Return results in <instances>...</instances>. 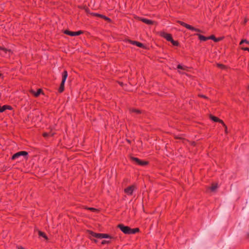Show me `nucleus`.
I'll return each instance as SVG.
<instances>
[{
  "label": "nucleus",
  "mask_w": 249,
  "mask_h": 249,
  "mask_svg": "<svg viewBox=\"0 0 249 249\" xmlns=\"http://www.w3.org/2000/svg\"><path fill=\"white\" fill-rule=\"evenodd\" d=\"M42 91V89H37L36 92H34V96L35 97L38 96L40 95V94L41 93Z\"/></svg>",
  "instance_id": "nucleus-19"
},
{
  "label": "nucleus",
  "mask_w": 249,
  "mask_h": 249,
  "mask_svg": "<svg viewBox=\"0 0 249 249\" xmlns=\"http://www.w3.org/2000/svg\"><path fill=\"white\" fill-rule=\"evenodd\" d=\"M118 227L120 229L122 232H123L124 234H134L139 231V229L138 228L132 229L128 226H125L123 225H119Z\"/></svg>",
  "instance_id": "nucleus-1"
},
{
  "label": "nucleus",
  "mask_w": 249,
  "mask_h": 249,
  "mask_svg": "<svg viewBox=\"0 0 249 249\" xmlns=\"http://www.w3.org/2000/svg\"><path fill=\"white\" fill-rule=\"evenodd\" d=\"M136 187L134 185L126 187L124 191V193L127 195H132L134 191L136 189Z\"/></svg>",
  "instance_id": "nucleus-6"
},
{
  "label": "nucleus",
  "mask_w": 249,
  "mask_h": 249,
  "mask_svg": "<svg viewBox=\"0 0 249 249\" xmlns=\"http://www.w3.org/2000/svg\"><path fill=\"white\" fill-rule=\"evenodd\" d=\"M209 39H212L215 42H217L220 40V38H216L214 37V36H209Z\"/></svg>",
  "instance_id": "nucleus-18"
},
{
  "label": "nucleus",
  "mask_w": 249,
  "mask_h": 249,
  "mask_svg": "<svg viewBox=\"0 0 249 249\" xmlns=\"http://www.w3.org/2000/svg\"><path fill=\"white\" fill-rule=\"evenodd\" d=\"M87 209L89 210L92 212H96L97 211V209L94 208H88Z\"/></svg>",
  "instance_id": "nucleus-25"
},
{
  "label": "nucleus",
  "mask_w": 249,
  "mask_h": 249,
  "mask_svg": "<svg viewBox=\"0 0 249 249\" xmlns=\"http://www.w3.org/2000/svg\"><path fill=\"white\" fill-rule=\"evenodd\" d=\"M198 96H199V97H202V98H204V99H208V98L206 96H205V95H203V94H199V95H198Z\"/></svg>",
  "instance_id": "nucleus-26"
},
{
  "label": "nucleus",
  "mask_w": 249,
  "mask_h": 249,
  "mask_svg": "<svg viewBox=\"0 0 249 249\" xmlns=\"http://www.w3.org/2000/svg\"><path fill=\"white\" fill-rule=\"evenodd\" d=\"M38 235L40 236H42L43 237V238H44L45 239H47L48 238L46 235V234L44 232H42L41 231H38Z\"/></svg>",
  "instance_id": "nucleus-17"
},
{
  "label": "nucleus",
  "mask_w": 249,
  "mask_h": 249,
  "mask_svg": "<svg viewBox=\"0 0 249 249\" xmlns=\"http://www.w3.org/2000/svg\"><path fill=\"white\" fill-rule=\"evenodd\" d=\"M2 76V74L0 73V77Z\"/></svg>",
  "instance_id": "nucleus-35"
},
{
  "label": "nucleus",
  "mask_w": 249,
  "mask_h": 249,
  "mask_svg": "<svg viewBox=\"0 0 249 249\" xmlns=\"http://www.w3.org/2000/svg\"><path fill=\"white\" fill-rule=\"evenodd\" d=\"M196 35L198 36L199 39L201 41H205L208 39H209V37H205L200 34H196Z\"/></svg>",
  "instance_id": "nucleus-13"
},
{
  "label": "nucleus",
  "mask_w": 249,
  "mask_h": 249,
  "mask_svg": "<svg viewBox=\"0 0 249 249\" xmlns=\"http://www.w3.org/2000/svg\"><path fill=\"white\" fill-rule=\"evenodd\" d=\"M217 187H218L217 184L215 183V184H212L210 189L212 191L214 192L216 190Z\"/></svg>",
  "instance_id": "nucleus-16"
},
{
  "label": "nucleus",
  "mask_w": 249,
  "mask_h": 249,
  "mask_svg": "<svg viewBox=\"0 0 249 249\" xmlns=\"http://www.w3.org/2000/svg\"><path fill=\"white\" fill-rule=\"evenodd\" d=\"M5 110H0V112H3Z\"/></svg>",
  "instance_id": "nucleus-33"
},
{
  "label": "nucleus",
  "mask_w": 249,
  "mask_h": 249,
  "mask_svg": "<svg viewBox=\"0 0 249 249\" xmlns=\"http://www.w3.org/2000/svg\"><path fill=\"white\" fill-rule=\"evenodd\" d=\"M160 35L162 37H163L164 38H165L167 41H170L172 39V36L169 34H167L165 32H162V33H161Z\"/></svg>",
  "instance_id": "nucleus-11"
},
{
  "label": "nucleus",
  "mask_w": 249,
  "mask_h": 249,
  "mask_svg": "<svg viewBox=\"0 0 249 249\" xmlns=\"http://www.w3.org/2000/svg\"><path fill=\"white\" fill-rule=\"evenodd\" d=\"M93 241L95 243H97L98 242V240L97 239H94Z\"/></svg>",
  "instance_id": "nucleus-31"
},
{
  "label": "nucleus",
  "mask_w": 249,
  "mask_h": 249,
  "mask_svg": "<svg viewBox=\"0 0 249 249\" xmlns=\"http://www.w3.org/2000/svg\"><path fill=\"white\" fill-rule=\"evenodd\" d=\"M108 242L107 241H106V240H103L102 242H101V244L102 245H104L105 244H107V243Z\"/></svg>",
  "instance_id": "nucleus-27"
},
{
  "label": "nucleus",
  "mask_w": 249,
  "mask_h": 249,
  "mask_svg": "<svg viewBox=\"0 0 249 249\" xmlns=\"http://www.w3.org/2000/svg\"><path fill=\"white\" fill-rule=\"evenodd\" d=\"M222 124L223 125V126L225 128V132L226 133H228V128H227V127L226 126V125L225 124V123L223 122Z\"/></svg>",
  "instance_id": "nucleus-22"
},
{
  "label": "nucleus",
  "mask_w": 249,
  "mask_h": 249,
  "mask_svg": "<svg viewBox=\"0 0 249 249\" xmlns=\"http://www.w3.org/2000/svg\"><path fill=\"white\" fill-rule=\"evenodd\" d=\"M64 33L70 36H79L83 33L82 31H78L77 32H72L68 30H65Z\"/></svg>",
  "instance_id": "nucleus-7"
},
{
  "label": "nucleus",
  "mask_w": 249,
  "mask_h": 249,
  "mask_svg": "<svg viewBox=\"0 0 249 249\" xmlns=\"http://www.w3.org/2000/svg\"><path fill=\"white\" fill-rule=\"evenodd\" d=\"M243 43H246L247 44H249V42L247 41L246 39H243L241 40V41L240 43V44H242Z\"/></svg>",
  "instance_id": "nucleus-24"
},
{
  "label": "nucleus",
  "mask_w": 249,
  "mask_h": 249,
  "mask_svg": "<svg viewBox=\"0 0 249 249\" xmlns=\"http://www.w3.org/2000/svg\"><path fill=\"white\" fill-rule=\"evenodd\" d=\"M141 20L145 24L151 25L153 24V21L151 20L146 19V18H141Z\"/></svg>",
  "instance_id": "nucleus-14"
},
{
  "label": "nucleus",
  "mask_w": 249,
  "mask_h": 249,
  "mask_svg": "<svg viewBox=\"0 0 249 249\" xmlns=\"http://www.w3.org/2000/svg\"><path fill=\"white\" fill-rule=\"evenodd\" d=\"M62 79L60 84V86L59 88L58 91L60 93L62 92L64 90V85L68 77V72L66 71H64L62 74Z\"/></svg>",
  "instance_id": "nucleus-2"
},
{
  "label": "nucleus",
  "mask_w": 249,
  "mask_h": 249,
  "mask_svg": "<svg viewBox=\"0 0 249 249\" xmlns=\"http://www.w3.org/2000/svg\"><path fill=\"white\" fill-rule=\"evenodd\" d=\"M92 15L94 16L98 17H99V15H100V14H97V13H93Z\"/></svg>",
  "instance_id": "nucleus-29"
},
{
  "label": "nucleus",
  "mask_w": 249,
  "mask_h": 249,
  "mask_svg": "<svg viewBox=\"0 0 249 249\" xmlns=\"http://www.w3.org/2000/svg\"><path fill=\"white\" fill-rule=\"evenodd\" d=\"M242 49L244 50V51H247L249 52V48H247V47H245V48H242Z\"/></svg>",
  "instance_id": "nucleus-28"
},
{
  "label": "nucleus",
  "mask_w": 249,
  "mask_h": 249,
  "mask_svg": "<svg viewBox=\"0 0 249 249\" xmlns=\"http://www.w3.org/2000/svg\"><path fill=\"white\" fill-rule=\"evenodd\" d=\"M126 42H127L132 45H136L137 46L140 47V48H143L144 47V46L142 43H140L138 41H132V40L128 39L126 40Z\"/></svg>",
  "instance_id": "nucleus-10"
},
{
  "label": "nucleus",
  "mask_w": 249,
  "mask_h": 249,
  "mask_svg": "<svg viewBox=\"0 0 249 249\" xmlns=\"http://www.w3.org/2000/svg\"><path fill=\"white\" fill-rule=\"evenodd\" d=\"M53 135H54V133H53L51 132H50L49 133L44 132L42 134L43 136L45 138H47V137H50V136H53Z\"/></svg>",
  "instance_id": "nucleus-15"
},
{
  "label": "nucleus",
  "mask_w": 249,
  "mask_h": 249,
  "mask_svg": "<svg viewBox=\"0 0 249 249\" xmlns=\"http://www.w3.org/2000/svg\"><path fill=\"white\" fill-rule=\"evenodd\" d=\"M131 159L133 161L135 162L137 164L140 165L144 166V165L147 164V163H148L147 161L141 160L137 158L132 157V158H131Z\"/></svg>",
  "instance_id": "nucleus-8"
},
{
  "label": "nucleus",
  "mask_w": 249,
  "mask_h": 249,
  "mask_svg": "<svg viewBox=\"0 0 249 249\" xmlns=\"http://www.w3.org/2000/svg\"><path fill=\"white\" fill-rule=\"evenodd\" d=\"M247 22V19H245L244 20V23H246Z\"/></svg>",
  "instance_id": "nucleus-32"
},
{
  "label": "nucleus",
  "mask_w": 249,
  "mask_h": 249,
  "mask_svg": "<svg viewBox=\"0 0 249 249\" xmlns=\"http://www.w3.org/2000/svg\"><path fill=\"white\" fill-rule=\"evenodd\" d=\"M170 42H171V43H172V44L174 46H178V43L176 41H175L173 39V38L172 39V40L170 41Z\"/></svg>",
  "instance_id": "nucleus-20"
},
{
  "label": "nucleus",
  "mask_w": 249,
  "mask_h": 249,
  "mask_svg": "<svg viewBox=\"0 0 249 249\" xmlns=\"http://www.w3.org/2000/svg\"><path fill=\"white\" fill-rule=\"evenodd\" d=\"M89 235L91 236L95 237L97 239H103V238H109V234L106 233H95L92 231H88Z\"/></svg>",
  "instance_id": "nucleus-3"
},
{
  "label": "nucleus",
  "mask_w": 249,
  "mask_h": 249,
  "mask_svg": "<svg viewBox=\"0 0 249 249\" xmlns=\"http://www.w3.org/2000/svg\"><path fill=\"white\" fill-rule=\"evenodd\" d=\"M18 249H24L22 247H18Z\"/></svg>",
  "instance_id": "nucleus-30"
},
{
  "label": "nucleus",
  "mask_w": 249,
  "mask_h": 249,
  "mask_svg": "<svg viewBox=\"0 0 249 249\" xmlns=\"http://www.w3.org/2000/svg\"><path fill=\"white\" fill-rule=\"evenodd\" d=\"M210 118L214 122H219L221 124L223 123V121L222 120H221L219 119V118H218L217 117L213 116V115H210Z\"/></svg>",
  "instance_id": "nucleus-12"
},
{
  "label": "nucleus",
  "mask_w": 249,
  "mask_h": 249,
  "mask_svg": "<svg viewBox=\"0 0 249 249\" xmlns=\"http://www.w3.org/2000/svg\"><path fill=\"white\" fill-rule=\"evenodd\" d=\"M0 50H3V48H2V47H0Z\"/></svg>",
  "instance_id": "nucleus-34"
},
{
  "label": "nucleus",
  "mask_w": 249,
  "mask_h": 249,
  "mask_svg": "<svg viewBox=\"0 0 249 249\" xmlns=\"http://www.w3.org/2000/svg\"><path fill=\"white\" fill-rule=\"evenodd\" d=\"M100 18H103L104 19H105L106 20H109V18H107V17L105 16H104L103 15H101L100 14L99 15V17Z\"/></svg>",
  "instance_id": "nucleus-21"
},
{
  "label": "nucleus",
  "mask_w": 249,
  "mask_h": 249,
  "mask_svg": "<svg viewBox=\"0 0 249 249\" xmlns=\"http://www.w3.org/2000/svg\"><path fill=\"white\" fill-rule=\"evenodd\" d=\"M177 68L179 70L178 72L181 74H185V71H188V68L187 67L184 65H181L180 64L178 65Z\"/></svg>",
  "instance_id": "nucleus-9"
},
{
  "label": "nucleus",
  "mask_w": 249,
  "mask_h": 249,
  "mask_svg": "<svg viewBox=\"0 0 249 249\" xmlns=\"http://www.w3.org/2000/svg\"><path fill=\"white\" fill-rule=\"evenodd\" d=\"M178 22L182 26L186 27L187 29H189V30H190L191 31H196V32H201V30L198 29H197V28H196L185 22H183L182 21H178Z\"/></svg>",
  "instance_id": "nucleus-4"
},
{
  "label": "nucleus",
  "mask_w": 249,
  "mask_h": 249,
  "mask_svg": "<svg viewBox=\"0 0 249 249\" xmlns=\"http://www.w3.org/2000/svg\"><path fill=\"white\" fill-rule=\"evenodd\" d=\"M217 66L218 67H219L222 69H224L225 68V66L224 65L221 64H217Z\"/></svg>",
  "instance_id": "nucleus-23"
},
{
  "label": "nucleus",
  "mask_w": 249,
  "mask_h": 249,
  "mask_svg": "<svg viewBox=\"0 0 249 249\" xmlns=\"http://www.w3.org/2000/svg\"><path fill=\"white\" fill-rule=\"evenodd\" d=\"M28 153L26 151H19L14 154L12 157V160H15L16 159H18L19 157L23 156H27Z\"/></svg>",
  "instance_id": "nucleus-5"
}]
</instances>
